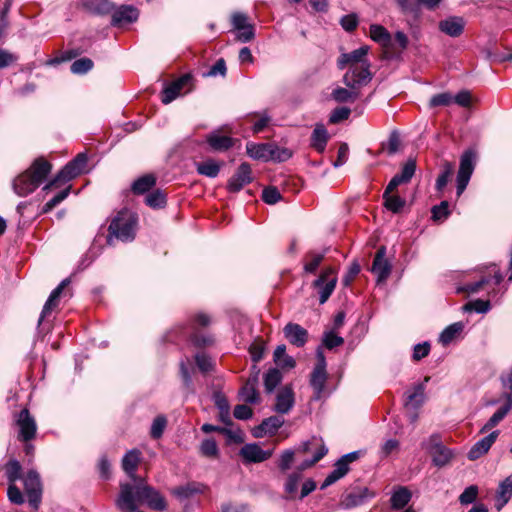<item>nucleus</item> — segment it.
<instances>
[{"mask_svg": "<svg viewBox=\"0 0 512 512\" xmlns=\"http://www.w3.org/2000/svg\"><path fill=\"white\" fill-rule=\"evenodd\" d=\"M51 168V164L44 158L36 159L29 169L14 179V192L20 197L29 195L46 179Z\"/></svg>", "mask_w": 512, "mask_h": 512, "instance_id": "1", "label": "nucleus"}, {"mask_svg": "<svg viewBox=\"0 0 512 512\" xmlns=\"http://www.w3.org/2000/svg\"><path fill=\"white\" fill-rule=\"evenodd\" d=\"M137 216L128 209L117 213L109 225V233L117 239L127 242L135 237Z\"/></svg>", "mask_w": 512, "mask_h": 512, "instance_id": "2", "label": "nucleus"}, {"mask_svg": "<svg viewBox=\"0 0 512 512\" xmlns=\"http://www.w3.org/2000/svg\"><path fill=\"white\" fill-rule=\"evenodd\" d=\"M87 164V156L84 153L78 154L72 161L66 164L57 176L47 184L44 189L57 187L59 184L67 183L80 175Z\"/></svg>", "mask_w": 512, "mask_h": 512, "instance_id": "3", "label": "nucleus"}, {"mask_svg": "<svg viewBox=\"0 0 512 512\" xmlns=\"http://www.w3.org/2000/svg\"><path fill=\"white\" fill-rule=\"evenodd\" d=\"M477 154L475 151L466 150L460 158L459 170L457 173V197L465 191L475 169Z\"/></svg>", "mask_w": 512, "mask_h": 512, "instance_id": "4", "label": "nucleus"}, {"mask_svg": "<svg viewBox=\"0 0 512 512\" xmlns=\"http://www.w3.org/2000/svg\"><path fill=\"white\" fill-rule=\"evenodd\" d=\"M370 67V63H364V66L349 67L343 76V83L350 89H358L368 84L372 79Z\"/></svg>", "mask_w": 512, "mask_h": 512, "instance_id": "5", "label": "nucleus"}, {"mask_svg": "<svg viewBox=\"0 0 512 512\" xmlns=\"http://www.w3.org/2000/svg\"><path fill=\"white\" fill-rule=\"evenodd\" d=\"M15 424L18 427V439L20 441L29 442L35 438L37 424L27 408L22 409L15 415Z\"/></svg>", "mask_w": 512, "mask_h": 512, "instance_id": "6", "label": "nucleus"}, {"mask_svg": "<svg viewBox=\"0 0 512 512\" xmlns=\"http://www.w3.org/2000/svg\"><path fill=\"white\" fill-rule=\"evenodd\" d=\"M211 323V318L205 313H198L194 316L191 326L184 332L185 336L196 346H207L212 344L213 339L211 336H199L197 333L198 327H206Z\"/></svg>", "mask_w": 512, "mask_h": 512, "instance_id": "7", "label": "nucleus"}, {"mask_svg": "<svg viewBox=\"0 0 512 512\" xmlns=\"http://www.w3.org/2000/svg\"><path fill=\"white\" fill-rule=\"evenodd\" d=\"M24 488L29 504L37 509L41 502L42 486L40 476L35 470H30L25 476Z\"/></svg>", "mask_w": 512, "mask_h": 512, "instance_id": "8", "label": "nucleus"}, {"mask_svg": "<svg viewBox=\"0 0 512 512\" xmlns=\"http://www.w3.org/2000/svg\"><path fill=\"white\" fill-rule=\"evenodd\" d=\"M423 446L428 450V452L432 456V461L435 466H445L452 457L451 451L448 448H446L439 441V438L435 435L430 437L427 445L423 443Z\"/></svg>", "mask_w": 512, "mask_h": 512, "instance_id": "9", "label": "nucleus"}, {"mask_svg": "<svg viewBox=\"0 0 512 512\" xmlns=\"http://www.w3.org/2000/svg\"><path fill=\"white\" fill-rule=\"evenodd\" d=\"M334 274V270L329 268L326 269L321 275L314 281V286L319 289V302L324 304L331 294L333 293L337 279Z\"/></svg>", "mask_w": 512, "mask_h": 512, "instance_id": "10", "label": "nucleus"}, {"mask_svg": "<svg viewBox=\"0 0 512 512\" xmlns=\"http://www.w3.org/2000/svg\"><path fill=\"white\" fill-rule=\"evenodd\" d=\"M369 52V46L364 45L349 53H342L337 60V67L343 70L347 66H364V63H370L366 58Z\"/></svg>", "mask_w": 512, "mask_h": 512, "instance_id": "11", "label": "nucleus"}, {"mask_svg": "<svg viewBox=\"0 0 512 512\" xmlns=\"http://www.w3.org/2000/svg\"><path fill=\"white\" fill-rule=\"evenodd\" d=\"M252 182V170L251 166L244 162L240 164L236 172L229 179L227 189L229 192H239L245 185Z\"/></svg>", "mask_w": 512, "mask_h": 512, "instance_id": "12", "label": "nucleus"}, {"mask_svg": "<svg viewBox=\"0 0 512 512\" xmlns=\"http://www.w3.org/2000/svg\"><path fill=\"white\" fill-rule=\"evenodd\" d=\"M192 76L184 74L168 84L162 91L161 101L164 104H169L181 95L182 89L191 84Z\"/></svg>", "mask_w": 512, "mask_h": 512, "instance_id": "13", "label": "nucleus"}, {"mask_svg": "<svg viewBox=\"0 0 512 512\" xmlns=\"http://www.w3.org/2000/svg\"><path fill=\"white\" fill-rule=\"evenodd\" d=\"M245 463H260L272 456V450H263L258 444H245L239 452Z\"/></svg>", "mask_w": 512, "mask_h": 512, "instance_id": "14", "label": "nucleus"}, {"mask_svg": "<svg viewBox=\"0 0 512 512\" xmlns=\"http://www.w3.org/2000/svg\"><path fill=\"white\" fill-rule=\"evenodd\" d=\"M285 338L296 347H303L308 341V331L297 323H288L283 328Z\"/></svg>", "mask_w": 512, "mask_h": 512, "instance_id": "15", "label": "nucleus"}, {"mask_svg": "<svg viewBox=\"0 0 512 512\" xmlns=\"http://www.w3.org/2000/svg\"><path fill=\"white\" fill-rule=\"evenodd\" d=\"M385 254L386 248L382 246L377 250L373 260L371 271L377 276L378 282L385 281L391 273V265L385 259Z\"/></svg>", "mask_w": 512, "mask_h": 512, "instance_id": "16", "label": "nucleus"}, {"mask_svg": "<svg viewBox=\"0 0 512 512\" xmlns=\"http://www.w3.org/2000/svg\"><path fill=\"white\" fill-rule=\"evenodd\" d=\"M139 13L136 8L130 5H123L116 9L112 14L111 24L113 26H124L135 22L138 19Z\"/></svg>", "mask_w": 512, "mask_h": 512, "instance_id": "17", "label": "nucleus"}, {"mask_svg": "<svg viewBox=\"0 0 512 512\" xmlns=\"http://www.w3.org/2000/svg\"><path fill=\"white\" fill-rule=\"evenodd\" d=\"M499 430L492 431L489 435L477 441L469 450L468 458L477 460L486 454L499 436Z\"/></svg>", "mask_w": 512, "mask_h": 512, "instance_id": "18", "label": "nucleus"}, {"mask_svg": "<svg viewBox=\"0 0 512 512\" xmlns=\"http://www.w3.org/2000/svg\"><path fill=\"white\" fill-rule=\"evenodd\" d=\"M295 403L293 389L289 386L281 388L276 395L274 410L279 414H287Z\"/></svg>", "mask_w": 512, "mask_h": 512, "instance_id": "19", "label": "nucleus"}, {"mask_svg": "<svg viewBox=\"0 0 512 512\" xmlns=\"http://www.w3.org/2000/svg\"><path fill=\"white\" fill-rule=\"evenodd\" d=\"M259 373L257 370L255 375H250L245 385L241 388L239 394L241 399L249 404H256L259 402V393L257 390V384L259 381Z\"/></svg>", "mask_w": 512, "mask_h": 512, "instance_id": "20", "label": "nucleus"}, {"mask_svg": "<svg viewBox=\"0 0 512 512\" xmlns=\"http://www.w3.org/2000/svg\"><path fill=\"white\" fill-rule=\"evenodd\" d=\"M69 284V279H64L61 281V283L51 292L49 295L47 301L44 304V307L42 309L40 318H39V324L53 311L54 308H56L59 304V299L64 291V289Z\"/></svg>", "mask_w": 512, "mask_h": 512, "instance_id": "21", "label": "nucleus"}, {"mask_svg": "<svg viewBox=\"0 0 512 512\" xmlns=\"http://www.w3.org/2000/svg\"><path fill=\"white\" fill-rule=\"evenodd\" d=\"M465 21L461 17L451 16L439 22V29L450 37H458L462 34Z\"/></svg>", "mask_w": 512, "mask_h": 512, "instance_id": "22", "label": "nucleus"}, {"mask_svg": "<svg viewBox=\"0 0 512 512\" xmlns=\"http://www.w3.org/2000/svg\"><path fill=\"white\" fill-rule=\"evenodd\" d=\"M206 142L213 151L223 152L234 146L235 140L229 136L214 131L207 135Z\"/></svg>", "mask_w": 512, "mask_h": 512, "instance_id": "23", "label": "nucleus"}, {"mask_svg": "<svg viewBox=\"0 0 512 512\" xmlns=\"http://www.w3.org/2000/svg\"><path fill=\"white\" fill-rule=\"evenodd\" d=\"M271 148L272 143L256 144L253 142H249L246 145V152L253 159L267 162L271 161Z\"/></svg>", "mask_w": 512, "mask_h": 512, "instance_id": "24", "label": "nucleus"}, {"mask_svg": "<svg viewBox=\"0 0 512 512\" xmlns=\"http://www.w3.org/2000/svg\"><path fill=\"white\" fill-rule=\"evenodd\" d=\"M327 382L326 369L314 368L310 376V386L313 389V399L319 400L324 392Z\"/></svg>", "mask_w": 512, "mask_h": 512, "instance_id": "25", "label": "nucleus"}, {"mask_svg": "<svg viewBox=\"0 0 512 512\" xmlns=\"http://www.w3.org/2000/svg\"><path fill=\"white\" fill-rule=\"evenodd\" d=\"M328 140L329 134L326 127L322 123H317L311 134V147L314 148L317 152L323 153L325 151Z\"/></svg>", "mask_w": 512, "mask_h": 512, "instance_id": "26", "label": "nucleus"}, {"mask_svg": "<svg viewBox=\"0 0 512 512\" xmlns=\"http://www.w3.org/2000/svg\"><path fill=\"white\" fill-rule=\"evenodd\" d=\"M140 454L139 450L132 449L128 451L122 459L123 470L132 480H134L135 483L139 481L136 478L135 472L140 462Z\"/></svg>", "mask_w": 512, "mask_h": 512, "instance_id": "27", "label": "nucleus"}, {"mask_svg": "<svg viewBox=\"0 0 512 512\" xmlns=\"http://www.w3.org/2000/svg\"><path fill=\"white\" fill-rule=\"evenodd\" d=\"M429 379V377H425L424 383L415 385L412 392L406 393L407 397L405 406L407 408L417 409L423 404L425 398V384L429 381Z\"/></svg>", "mask_w": 512, "mask_h": 512, "instance_id": "28", "label": "nucleus"}, {"mask_svg": "<svg viewBox=\"0 0 512 512\" xmlns=\"http://www.w3.org/2000/svg\"><path fill=\"white\" fill-rule=\"evenodd\" d=\"M284 424V419L280 416H271L262 421L259 427L256 429L254 435L261 437L263 434L274 435L278 429Z\"/></svg>", "mask_w": 512, "mask_h": 512, "instance_id": "29", "label": "nucleus"}, {"mask_svg": "<svg viewBox=\"0 0 512 512\" xmlns=\"http://www.w3.org/2000/svg\"><path fill=\"white\" fill-rule=\"evenodd\" d=\"M512 497V474L500 482L497 489V509L505 506Z\"/></svg>", "mask_w": 512, "mask_h": 512, "instance_id": "30", "label": "nucleus"}, {"mask_svg": "<svg viewBox=\"0 0 512 512\" xmlns=\"http://www.w3.org/2000/svg\"><path fill=\"white\" fill-rule=\"evenodd\" d=\"M205 486L200 483H187L172 490L174 496L180 500L188 499L194 494L203 493Z\"/></svg>", "mask_w": 512, "mask_h": 512, "instance_id": "31", "label": "nucleus"}, {"mask_svg": "<svg viewBox=\"0 0 512 512\" xmlns=\"http://www.w3.org/2000/svg\"><path fill=\"white\" fill-rule=\"evenodd\" d=\"M412 494L408 488L400 486L394 490L390 503L394 510L403 509L411 500Z\"/></svg>", "mask_w": 512, "mask_h": 512, "instance_id": "32", "label": "nucleus"}, {"mask_svg": "<svg viewBox=\"0 0 512 512\" xmlns=\"http://www.w3.org/2000/svg\"><path fill=\"white\" fill-rule=\"evenodd\" d=\"M83 6L93 14L105 15L113 10V4L109 0H83Z\"/></svg>", "mask_w": 512, "mask_h": 512, "instance_id": "33", "label": "nucleus"}, {"mask_svg": "<svg viewBox=\"0 0 512 512\" xmlns=\"http://www.w3.org/2000/svg\"><path fill=\"white\" fill-rule=\"evenodd\" d=\"M221 169V165L213 159H208L204 162L197 163L196 170L198 174L215 178L218 176Z\"/></svg>", "mask_w": 512, "mask_h": 512, "instance_id": "34", "label": "nucleus"}, {"mask_svg": "<svg viewBox=\"0 0 512 512\" xmlns=\"http://www.w3.org/2000/svg\"><path fill=\"white\" fill-rule=\"evenodd\" d=\"M370 37L373 41L384 47H388L391 44L390 33L381 25L373 24L370 26Z\"/></svg>", "mask_w": 512, "mask_h": 512, "instance_id": "35", "label": "nucleus"}, {"mask_svg": "<svg viewBox=\"0 0 512 512\" xmlns=\"http://www.w3.org/2000/svg\"><path fill=\"white\" fill-rule=\"evenodd\" d=\"M384 206L387 210L393 213H399L406 205V200L399 195L383 193Z\"/></svg>", "mask_w": 512, "mask_h": 512, "instance_id": "36", "label": "nucleus"}, {"mask_svg": "<svg viewBox=\"0 0 512 512\" xmlns=\"http://www.w3.org/2000/svg\"><path fill=\"white\" fill-rule=\"evenodd\" d=\"M464 325L461 322H456L446 327L439 337V342L443 345L450 344L463 330Z\"/></svg>", "mask_w": 512, "mask_h": 512, "instance_id": "37", "label": "nucleus"}, {"mask_svg": "<svg viewBox=\"0 0 512 512\" xmlns=\"http://www.w3.org/2000/svg\"><path fill=\"white\" fill-rule=\"evenodd\" d=\"M453 172H454V165L449 161H445L442 164L441 172L436 180L435 187H436L437 191H439V192L443 191V189L447 185L448 181L450 180L451 176L453 175Z\"/></svg>", "mask_w": 512, "mask_h": 512, "instance_id": "38", "label": "nucleus"}, {"mask_svg": "<svg viewBox=\"0 0 512 512\" xmlns=\"http://www.w3.org/2000/svg\"><path fill=\"white\" fill-rule=\"evenodd\" d=\"M156 183V179L153 175H144L132 184V191L135 194H143L149 191Z\"/></svg>", "mask_w": 512, "mask_h": 512, "instance_id": "39", "label": "nucleus"}, {"mask_svg": "<svg viewBox=\"0 0 512 512\" xmlns=\"http://www.w3.org/2000/svg\"><path fill=\"white\" fill-rule=\"evenodd\" d=\"M357 89H346L342 87H338L333 90L332 92V98L339 103H347V102H354L358 98V92H356Z\"/></svg>", "mask_w": 512, "mask_h": 512, "instance_id": "40", "label": "nucleus"}, {"mask_svg": "<svg viewBox=\"0 0 512 512\" xmlns=\"http://www.w3.org/2000/svg\"><path fill=\"white\" fill-rule=\"evenodd\" d=\"M509 413L508 406H502L500 407L491 417L490 419L484 424V426L481 428L480 432L485 433L491 430L493 427L497 426Z\"/></svg>", "mask_w": 512, "mask_h": 512, "instance_id": "41", "label": "nucleus"}, {"mask_svg": "<svg viewBox=\"0 0 512 512\" xmlns=\"http://www.w3.org/2000/svg\"><path fill=\"white\" fill-rule=\"evenodd\" d=\"M282 374L276 369H270L264 376V386L267 393H271L276 386L281 382Z\"/></svg>", "mask_w": 512, "mask_h": 512, "instance_id": "42", "label": "nucleus"}, {"mask_svg": "<svg viewBox=\"0 0 512 512\" xmlns=\"http://www.w3.org/2000/svg\"><path fill=\"white\" fill-rule=\"evenodd\" d=\"M367 493L368 489L365 488L359 493H350L346 495L342 501V506L344 508H352L361 505L364 502Z\"/></svg>", "mask_w": 512, "mask_h": 512, "instance_id": "43", "label": "nucleus"}, {"mask_svg": "<svg viewBox=\"0 0 512 512\" xmlns=\"http://www.w3.org/2000/svg\"><path fill=\"white\" fill-rule=\"evenodd\" d=\"M403 14H411L414 17L419 16L418 0H395Z\"/></svg>", "mask_w": 512, "mask_h": 512, "instance_id": "44", "label": "nucleus"}, {"mask_svg": "<svg viewBox=\"0 0 512 512\" xmlns=\"http://www.w3.org/2000/svg\"><path fill=\"white\" fill-rule=\"evenodd\" d=\"M321 447H326L323 440L321 438L313 437L310 440L303 442L297 451L302 453H313L314 455Z\"/></svg>", "mask_w": 512, "mask_h": 512, "instance_id": "45", "label": "nucleus"}, {"mask_svg": "<svg viewBox=\"0 0 512 512\" xmlns=\"http://www.w3.org/2000/svg\"><path fill=\"white\" fill-rule=\"evenodd\" d=\"M93 68V61L89 58H80L75 60L71 65L73 74H85Z\"/></svg>", "mask_w": 512, "mask_h": 512, "instance_id": "46", "label": "nucleus"}, {"mask_svg": "<svg viewBox=\"0 0 512 512\" xmlns=\"http://www.w3.org/2000/svg\"><path fill=\"white\" fill-rule=\"evenodd\" d=\"M22 467L17 460H10L6 464V475L9 483H15L21 478Z\"/></svg>", "mask_w": 512, "mask_h": 512, "instance_id": "47", "label": "nucleus"}, {"mask_svg": "<svg viewBox=\"0 0 512 512\" xmlns=\"http://www.w3.org/2000/svg\"><path fill=\"white\" fill-rule=\"evenodd\" d=\"M146 204L152 208H162L166 204L165 195L159 191H153L149 193L145 198Z\"/></svg>", "mask_w": 512, "mask_h": 512, "instance_id": "48", "label": "nucleus"}, {"mask_svg": "<svg viewBox=\"0 0 512 512\" xmlns=\"http://www.w3.org/2000/svg\"><path fill=\"white\" fill-rule=\"evenodd\" d=\"M71 186L66 187L62 191L58 192L53 198H51L48 202L43 206V212L47 213L55 208L58 204H60L70 193Z\"/></svg>", "mask_w": 512, "mask_h": 512, "instance_id": "49", "label": "nucleus"}, {"mask_svg": "<svg viewBox=\"0 0 512 512\" xmlns=\"http://www.w3.org/2000/svg\"><path fill=\"white\" fill-rule=\"evenodd\" d=\"M271 160L277 162H284L290 159L293 155L292 151L285 147H279L275 144H272L271 148Z\"/></svg>", "mask_w": 512, "mask_h": 512, "instance_id": "50", "label": "nucleus"}, {"mask_svg": "<svg viewBox=\"0 0 512 512\" xmlns=\"http://www.w3.org/2000/svg\"><path fill=\"white\" fill-rule=\"evenodd\" d=\"M167 420L165 416L159 415L157 416L151 425L150 435L154 439H158L162 436L164 429L166 427Z\"/></svg>", "mask_w": 512, "mask_h": 512, "instance_id": "51", "label": "nucleus"}, {"mask_svg": "<svg viewBox=\"0 0 512 512\" xmlns=\"http://www.w3.org/2000/svg\"><path fill=\"white\" fill-rule=\"evenodd\" d=\"M453 103V95L449 92L439 93L431 97L430 107L449 106Z\"/></svg>", "mask_w": 512, "mask_h": 512, "instance_id": "52", "label": "nucleus"}, {"mask_svg": "<svg viewBox=\"0 0 512 512\" xmlns=\"http://www.w3.org/2000/svg\"><path fill=\"white\" fill-rule=\"evenodd\" d=\"M491 305L488 300L477 299L471 302H468L464 306V310L466 311H475L477 313H486L490 310Z\"/></svg>", "mask_w": 512, "mask_h": 512, "instance_id": "53", "label": "nucleus"}, {"mask_svg": "<svg viewBox=\"0 0 512 512\" xmlns=\"http://www.w3.org/2000/svg\"><path fill=\"white\" fill-rule=\"evenodd\" d=\"M432 219L434 221H443L445 220L449 214V204L447 201H442L439 205H436L432 208Z\"/></svg>", "mask_w": 512, "mask_h": 512, "instance_id": "54", "label": "nucleus"}, {"mask_svg": "<svg viewBox=\"0 0 512 512\" xmlns=\"http://www.w3.org/2000/svg\"><path fill=\"white\" fill-rule=\"evenodd\" d=\"M300 479V472H293L288 475L287 481L285 483V492L289 494L290 497H293V495L297 492Z\"/></svg>", "mask_w": 512, "mask_h": 512, "instance_id": "55", "label": "nucleus"}, {"mask_svg": "<svg viewBox=\"0 0 512 512\" xmlns=\"http://www.w3.org/2000/svg\"><path fill=\"white\" fill-rule=\"evenodd\" d=\"M200 452L206 457H216L219 452L217 443L213 439H205L201 443Z\"/></svg>", "mask_w": 512, "mask_h": 512, "instance_id": "56", "label": "nucleus"}, {"mask_svg": "<svg viewBox=\"0 0 512 512\" xmlns=\"http://www.w3.org/2000/svg\"><path fill=\"white\" fill-rule=\"evenodd\" d=\"M328 452L327 447H321L318 452L312 456L311 459L304 460L298 467V471L300 472L312 467L315 463L320 461Z\"/></svg>", "mask_w": 512, "mask_h": 512, "instance_id": "57", "label": "nucleus"}, {"mask_svg": "<svg viewBox=\"0 0 512 512\" xmlns=\"http://www.w3.org/2000/svg\"><path fill=\"white\" fill-rule=\"evenodd\" d=\"M416 170V162L412 159H409L404 166L402 167V171L400 174H396L404 183H408Z\"/></svg>", "mask_w": 512, "mask_h": 512, "instance_id": "58", "label": "nucleus"}, {"mask_svg": "<svg viewBox=\"0 0 512 512\" xmlns=\"http://www.w3.org/2000/svg\"><path fill=\"white\" fill-rule=\"evenodd\" d=\"M254 36V25L251 23H248L242 29L236 31V39L242 43L250 42Z\"/></svg>", "mask_w": 512, "mask_h": 512, "instance_id": "59", "label": "nucleus"}, {"mask_svg": "<svg viewBox=\"0 0 512 512\" xmlns=\"http://www.w3.org/2000/svg\"><path fill=\"white\" fill-rule=\"evenodd\" d=\"M262 199L267 204H275L281 199V194L276 187L269 186L263 189Z\"/></svg>", "mask_w": 512, "mask_h": 512, "instance_id": "60", "label": "nucleus"}, {"mask_svg": "<svg viewBox=\"0 0 512 512\" xmlns=\"http://www.w3.org/2000/svg\"><path fill=\"white\" fill-rule=\"evenodd\" d=\"M478 495V488L475 485L467 487L459 496V502L462 505H468L473 503Z\"/></svg>", "mask_w": 512, "mask_h": 512, "instance_id": "61", "label": "nucleus"}, {"mask_svg": "<svg viewBox=\"0 0 512 512\" xmlns=\"http://www.w3.org/2000/svg\"><path fill=\"white\" fill-rule=\"evenodd\" d=\"M351 110L348 107H338L332 111L329 117V122L332 124H337L343 120L348 119L350 116Z\"/></svg>", "mask_w": 512, "mask_h": 512, "instance_id": "62", "label": "nucleus"}, {"mask_svg": "<svg viewBox=\"0 0 512 512\" xmlns=\"http://www.w3.org/2000/svg\"><path fill=\"white\" fill-rule=\"evenodd\" d=\"M344 343V340L342 337L336 335L333 332H327L323 336V345L327 349H333L335 347L341 346Z\"/></svg>", "mask_w": 512, "mask_h": 512, "instance_id": "63", "label": "nucleus"}, {"mask_svg": "<svg viewBox=\"0 0 512 512\" xmlns=\"http://www.w3.org/2000/svg\"><path fill=\"white\" fill-rule=\"evenodd\" d=\"M310 260L305 263L304 269L307 273H314L324 258V254L310 253Z\"/></svg>", "mask_w": 512, "mask_h": 512, "instance_id": "64", "label": "nucleus"}]
</instances>
